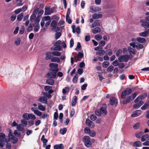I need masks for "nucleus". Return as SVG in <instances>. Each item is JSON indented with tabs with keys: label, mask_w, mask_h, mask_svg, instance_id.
<instances>
[{
	"label": "nucleus",
	"mask_w": 149,
	"mask_h": 149,
	"mask_svg": "<svg viewBox=\"0 0 149 149\" xmlns=\"http://www.w3.org/2000/svg\"><path fill=\"white\" fill-rule=\"evenodd\" d=\"M146 94H143L142 95H139L134 100V102L136 103L138 102V103L135 104L133 106V107L135 109H137L139 108L143 104V102L141 101L143 99L146 98Z\"/></svg>",
	"instance_id": "f257e3e1"
},
{
	"label": "nucleus",
	"mask_w": 149,
	"mask_h": 149,
	"mask_svg": "<svg viewBox=\"0 0 149 149\" xmlns=\"http://www.w3.org/2000/svg\"><path fill=\"white\" fill-rule=\"evenodd\" d=\"M84 141L85 146L87 148L91 146L92 143L91 141L90 138L88 136H85L83 138Z\"/></svg>",
	"instance_id": "f03ea898"
},
{
	"label": "nucleus",
	"mask_w": 149,
	"mask_h": 149,
	"mask_svg": "<svg viewBox=\"0 0 149 149\" xmlns=\"http://www.w3.org/2000/svg\"><path fill=\"white\" fill-rule=\"evenodd\" d=\"M9 138L12 140V142L14 143H16L18 141V138L15 137L13 134V133L10 130H9V133L8 134Z\"/></svg>",
	"instance_id": "7ed1b4c3"
},
{
	"label": "nucleus",
	"mask_w": 149,
	"mask_h": 149,
	"mask_svg": "<svg viewBox=\"0 0 149 149\" xmlns=\"http://www.w3.org/2000/svg\"><path fill=\"white\" fill-rule=\"evenodd\" d=\"M45 15H50L55 11V8L54 7L51 8L49 7H46L45 8Z\"/></svg>",
	"instance_id": "20e7f679"
},
{
	"label": "nucleus",
	"mask_w": 149,
	"mask_h": 149,
	"mask_svg": "<svg viewBox=\"0 0 149 149\" xmlns=\"http://www.w3.org/2000/svg\"><path fill=\"white\" fill-rule=\"evenodd\" d=\"M129 58V56L128 55H121L120 56L118 59L120 62H127Z\"/></svg>",
	"instance_id": "39448f33"
},
{
	"label": "nucleus",
	"mask_w": 149,
	"mask_h": 149,
	"mask_svg": "<svg viewBox=\"0 0 149 149\" xmlns=\"http://www.w3.org/2000/svg\"><path fill=\"white\" fill-rule=\"evenodd\" d=\"M58 64L56 63H50L49 65V66L51 68V70L57 72L58 71Z\"/></svg>",
	"instance_id": "423d86ee"
},
{
	"label": "nucleus",
	"mask_w": 149,
	"mask_h": 149,
	"mask_svg": "<svg viewBox=\"0 0 149 149\" xmlns=\"http://www.w3.org/2000/svg\"><path fill=\"white\" fill-rule=\"evenodd\" d=\"M56 73L57 72L51 70L47 74L46 77L47 78H52L55 79L56 77Z\"/></svg>",
	"instance_id": "0eeeda50"
},
{
	"label": "nucleus",
	"mask_w": 149,
	"mask_h": 149,
	"mask_svg": "<svg viewBox=\"0 0 149 149\" xmlns=\"http://www.w3.org/2000/svg\"><path fill=\"white\" fill-rule=\"evenodd\" d=\"M6 136L5 134L3 133H0V141L8 142V141L7 138H6Z\"/></svg>",
	"instance_id": "6e6552de"
},
{
	"label": "nucleus",
	"mask_w": 149,
	"mask_h": 149,
	"mask_svg": "<svg viewBox=\"0 0 149 149\" xmlns=\"http://www.w3.org/2000/svg\"><path fill=\"white\" fill-rule=\"evenodd\" d=\"M84 56L83 54L81 52H79L78 54H75L74 55V58L77 61H79V58H81L83 57Z\"/></svg>",
	"instance_id": "1a4fd4ad"
},
{
	"label": "nucleus",
	"mask_w": 149,
	"mask_h": 149,
	"mask_svg": "<svg viewBox=\"0 0 149 149\" xmlns=\"http://www.w3.org/2000/svg\"><path fill=\"white\" fill-rule=\"evenodd\" d=\"M107 105L106 104H104L103 106L101 107L100 109L102 114L104 115H105L107 113V111L106 110Z\"/></svg>",
	"instance_id": "9d476101"
},
{
	"label": "nucleus",
	"mask_w": 149,
	"mask_h": 149,
	"mask_svg": "<svg viewBox=\"0 0 149 149\" xmlns=\"http://www.w3.org/2000/svg\"><path fill=\"white\" fill-rule=\"evenodd\" d=\"M118 100L114 97H111L110 99V104L111 105L115 104L116 105L118 103Z\"/></svg>",
	"instance_id": "9b49d317"
},
{
	"label": "nucleus",
	"mask_w": 149,
	"mask_h": 149,
	"mask_svg": "<svg viewBox=\"0 0 149 149\" xmlns=\"http://www.w3.org/2000/svg\"><path fill=\"white\" fill-rule=\"evenodd\" d=\"M147 21H144L143 20H141V22L142 23V26L145 28L149 27V22Z\"/></svg>",
	"instance_id": "f8f14e48"
},
{
	"label": "nucleus",
	"mask_w": 149,
	"mask_h": 149,
	"mask_svg": "<svg viewBox=\"0 0 149 149\" xmlns=\"http://www.w3.org/2000/svg\"><path fill=\"white\" fill-rule=\"evenodd\" d=\"M52 52H48L45 54V59L46 60H48L51 59L52 57Z\"/></svg>",
	"instance_id": "ddd939ff"
},
{
	"label": "nucleus",
	"mask_w": 149,
	"mask_h": 149,
	"mask_svg": "<svg viewBox=\"0 0 149 149\" xmlns=\"http://www.w3.org/2000/svg\"><path fill=\"white\" fill-rule=\"evenodd\" d=\"M45 91L48 92L49 94H51L53 92V91L52 90V87L49 86H45L44 87Z\"/></svg>",
	"instance_id": "4468645a"
},
{
	"label": "nucleus",
	"mask_w": 149,
	"mask_h": 149,
	"mask_svg": "<svg viewBox=\"0 0 149 149\" xmlns=\"http://www.w3.org/2000/svg\"><path fill=\"white\" fill-rule=\"evenodd\" d=\"M86 125L91 128H93L94 127L93 122L89 119L87 120L86 121Z\"/></svg>",
	"instance_id": "2eb2a0df"
},
{
	"label": "nucleus",
	"mask_w": 149,
	"mask_h": 149,
	"mask_svg": "<svg viewBox=\"0 0 149 149\" xmlns=\"http://www.w3.org/2000/svg\"><path fill=\"white\" fill-rule=\"evenodd\" d=\"M141 111L139 110H137L134 112L131 115V116L133 117H136L141 114Z\"/></svg>",
	"instance_id": "dca6fc26"
},
{
	"label": "nucleus",
	"mask_w": 149,
	"mask_h": 149,
	"mask_svg": "<svg viewBox=\"0 0 149 149\" xmlns=\"http://www.w3.org/2000/svg\"><path fill=\"white\" fill-rule=\"evenodd\" d=\"M38 101L42 103H46L47 102V99L45 97H41L39 98Z\"/></svg>",
	"instance_id": "f3484780"
},
{
	"label": "nucleus",
	"mask_w": 149,
	"mask_h": 149,
	"mask_svg": "<svg viewBox=\"0 0 149 149\" xmlns=\"http://www.w3.org/2000/svg\"><path fill=\"white\" fill-rule=\"evenodd\" d=\"M149 140V135L146 134L141 137V141L142 142L145 141Z\"/></svg>",
	"instance_id": "a211bd4d"
},
{
	"label": "nucleus",
	"mask_w": 149,
	"mask_h": 149,
	"mask_svg": "<svg viewBox=\"0 0 149 149\" xmlns=\"http://www.w3.org/2000/svg\"><path fill=\"white\" fill-rule=\"evenodd\" d=\"M64 146L62 144H56L54 145V149H64Z\"/></svg>",
	"instance_id": "6ab92c4d"
},
{
	"label": "nucleus",
	"mask_w": 149,
	"mask_h": 149,
	"mask_svg": "<svg viewBox=\"0 0 149 149\" xmlns=\"http://www.w3.org/2000/svg\"><path fill=\"white\" fill-rule=\"evenodd\" d=\"M149 33V29H147L143 32L140 33L139 35L140 36L145 37L148 35Z\"/></svg>",
	"instance_id": "aec40b11"
},
{
	"label": "nucleus",
	"mask_w": 149,
	"mask_h": 149,
	"mask_svg": "<svg viewBox=\"0 0 149 149\" xmlns=\"http://www.w3.org/2000/svg\"><path fill=\"white\" fill-rule=\"evenodd\" d=\"M132 96H128L123 102V104H126L129 102L131 100Z\"/></svg>",
	"instance_id": "412c9836"
},
{
	"label": "nucleus",
	"mask_w": 149,
	"mask_h": 149,
	"mask_svg": "<svg viewBox=\"0 0 149 149\" xmlns=\"http://www.w3.org/2000/svg\"><path fill=\"white\" fill-rule=\"evenodd\" d=\"M136 40L139 42L143 43L146 41V39L143 38L138 37L136 39Z\"/></svg>",
	"instance_id": "4be33fe9"
},
{
	"label": "nucleus",
	"mask_w": 149,
	"mask_h": 149,
	"mask_svg": "<svg viewBox=\"0 0 149 149\" xmlns=\"http://www.w3.org/2000/svg\"><path fill=\"white\" fill-rule=\"evenodd\" d=\"M51 61L52 62H56L58 63H59L60 61V58L57 57L52 56Z\"/></svg>",
	"instance_id": "5701e85b"
},
{
	"label": "nucleus",
	"mask_w": 149,
	"mask_h": 149,
	"mask_svg": "<svg viewBox=\"0 0 149 149\" xmlns=\"http://www.w3.org/2000/svg\"><path fill=\"white\" fill-rule=\"evenodd\" d=\"M77 100V98L76 96H74L72 98V106H74L75 105Z\"/></svg>",
	"instance_id": "b1692460"
},
{
	"label": "nucleus",
	"mask_w": 149,
	"mask_h": 149,
	"mask_svg": "<svg viewBox=\"0 0 149 149\" xmlns=\"http://www.w3.org/2000/svg\"><path fill=\"white\" fill-rule=\"evenodd\" d=\"M133 146L140 147L142 146L141 143L139 141H136L134 142L133 145Z\"/></svg>",
	"instance_id": "393cba45"
},
{
	"label": "nucleus",
	"mask_w": 149,
	"mask_h": 149,
	"mask_svg": "<svg viewBox=\"0 0 149 149\" xmlns=\"http://www.w3.org/2000/svg\"><path fill=\"white\" fill-rule=\"evenodd\" d=\"M38 108L40 111H44L45 109V107L42 105L40 103H38Z\"/></svg>",
	"instance_id": "a878e982"
},
{
	"label": "nucleus",
	"mask_w": 149,
	"mask_h": 149,
	"mask_svg": "<svg viewBox=\"0 0 149 149\" xmlns=\"http://www.w3.org/2000/svg\"><path fill=\"white\" fill-rule=\"evenodd\" d=\"M36 118V117L32 113H29L28 115V117L27 119L28 120L31 119L32 120H34Z\"/></svg>",
	"instance_id": "bb28decb"
},
{
	"label": "nucleus",
	"mask_w": 149,
	"mask_h": 149,
	"mask_svg": "<svg viewBox=\"0 0 149 149\" xmlns=\"http://www.w3.org/2000/svg\"><path fill=\"white\" fill-rule=\"evenodd\" d=\"M52 54L54 56H60L61 55V53L57 51H54L52 52Z\"/></svg>",
	"instance_id": "cd10ccee"
},
{
	"label": "nucleus",
	"mask_w": 149,
	"mask_h": 149,
	"mask_svg": "<svg viewBox=\"0 0 149 149\" xmlns=\"http://www.w3.org/2000/svg\"><path fill=\"white\" fill-rule=\"evenodd\" d=\"M70 88L68 86H66L62 90V93L64 94L68 93L69 92Z\"/></svg>",
	"instance_id": "c85d7f7f"
},
{
	"label": "nucleus",
	"mask_w": 149,
	"mask_h": 149,
	"mask_svg": "<svg viewBox=\"0 0 149 149\" xmlns=\"http://www.w3.org/2000/svg\"><path fill=\"white\" fill-rule=\"evenodd\" d=\"M100 24V22L99 20H97L95 21L94 24L91 26V27L94 28L97 26H99Z\"/></svg>",
	"instance_id": "c756f323"
},
{
	"label": "nucleus",
	"mask_w": 149,
	"mask_h": 149,
	"mask_svg": "<svg viewBox=\"0 0 149 149\" xmlns=\"http://www.w3.org/2000/svg\"><path fill=\"white\" fill-rule=\"evenodd\" d=\"M128 51L130 54H135V50L132 48L131 47H128Z\"/></svg>",
	"instance_id": "7c9ffc66"
},
{
	"label": "nucleus",
	"mask_w": 149,
	"mask_h": 149,
	"mask_svg": "<svg viewBox=\"0 0 149 149\" xmlns=\"http://www.w3.org/2000/svg\"><path fill=\"white\" fill-rule=\"evenodd\" d=\"M46 83L48 84L52 85L54 84V81L53 79H47Z\"/></svg>",
	"instance_id": "2f4dec72"
},
{
	"label": "nucleus",
	"mask_w": 149,
	"mask_h": 149,
	"mask_svg": "<svg viewBox=\"0 0 149 149\" xmlns=\"http://www.w3.org/2000/svg\"><path fill=\"white\" fill-rule=\"evenodd\" d=\"M126 95H128L127 94V90H124L122 93L121 94V97L123 99L125 98Z\"/></svg>",
	"instance_id": "473e14b6"
},
{
	"label": "nucleus",
	"mask_w": 149,
	"mask_h": 149,
	"mask_svg": "<svg viewBox=\"0 0 149 149\" xmlns=\"http://www.w3.org/2000/svg\"><path fill=\"white\" fill-rule=\"evenodd\" d=\"M102 17V15L100 14H94L92 15L93 19H95L101 18Z\"/></svg>",
	"instance_id": "72a5a7b5"
},
{
	"label": "nucleus",
	"mask_w": 149,
	"mask_h": 149,
	"mask_svg": "<svg viewBox=\"0 0 149 149\" xmlns=\"http://www.w3.org/2000/svg\"><path fill=\"white\" fill-rule=\"evenodd\" d=\"M17 130L19 131H22L24 129L23 125L21 124L18 125L17 126Z\"/></svg>",
	"instance_id": "f704fd0d"
},
{
	"label": "nucleus",
	"mask_w": 149,
	"mask_h": 149,
	"mask_svg": "<svg viewBox=\"0 0 149 149\" xmlns=\"http://www.w3.org/2000/svg\"><path fill=\"white\" fill-rule=\"evenodd\" d=\"M101 31L100 28L99 27H96L93 29L92 31V32L94 33H97Z\"/></svg>",
	"instance_id": "c9c22d12"
},
{
	"label": "nucleus",
	"mask_w": 149,
	"mask_h": 149,
	"mask_svg": "<svg viewBox=\"0 0 149 149\" xmlns=\"http://www.w3.org/2000/svg\"><path fill=\"white\" fill-rule=\"evenodd\" d=\"M143 133L141 132H137L135 134V136L137 138H140L142 136Z\"/></svg>",
	"instance_id": "e433bc0d"
},
{
	"label": "nucleus",
	"mask_w": 149,
	"mask_h": 149,
	"mask_svg": "<svg viewBox=\"0 0 149 149\" xmlns=\"http://www.w3.org/2000/svg\"><path fill=\"white\" fill-rule=\"evenodd\" d=\"M57 24V22L55 20H53L51 23L50 26L53 27H56Z\"/></svg>",
	"instance_id": "4c0bfd02"
},
{
	"label": "nucleus",
	"mask_w": 149,
	"mask_h": 149,
	"mask_svg": "<svg viewBox=\"0 0 149 149\" xmlns=\"http://www.w3.org/2000/svg\"><path fill=\"white\" fill-rule=\"evenodd\" d=\"M23 15L24 14L23 13H21L19 14L17 16V20L19 21H21L23 17Z\"/></svg>",
	"instance_id": "58836bf2"
},
{
	"label": "nucleus",
	"mask_w": 149,
	"mask_h": 149,
	"mask_svg": "<svg viewBox=\"0 0 149 149\" xmlns=\"http://www.w3.org/2000/svg\"><path fill=\"white\" fill-rule=\"evenodd\" d=\"M21 42V40L20 38H17L15 40V44L17 45H19Z\"/></svg>",
	"instance_id": "ea45409f"
},
{
	"label": "nucleus",
	"mask_w": 149,
	"mask_h": 149,
	"mask_svg": "<svg viewBox=\"0 0 149 149\" xmlns=\"http://www.w3.org/2000/svg\"><path fill=\"white\" fill-rule=\"evenodd\" d=\"M67 131V129L65 128L61 129L60 130V133L63 135Z\"/></svg>",
	"instance_id": "a19ab883"
},
{
	"label": "nucleus",
	"mask_w": 149,
	"mask_h": 149,
	"mask_svg": "<svg viewBox=\"0 0 149 149\" xmlns=\"http://www.w3.org/2000/svg\"><path fill=\"white\" fill-rule=\"evenodd\" d=\"M95 114L97 116H100L101 115L102 113V112H101V111L100 109V110H96L95 111Z\"/></svg>",
	"instance_id": "79ce46f5"
},
{
	"label": "nucleus",
	"mask_w": 149,
	"mask_h": 149,
	"mask_svg": "<svg viewBox=\"0 0 149 149\" xmlns=\"http://www.w3.org/2000/svg\"><path fill=\"white\" fill-rule=\"evenodd\" d=\"M55 46L53 49L54 51H60L61 50V47L60 46Z\"/></svg>",
	"instance_id": "37998d69"
},
{
	"label": "nucleus",
	"mask_w": 149,
	"mask_h": 149,
	"mask_svg": "<svg viewBox=\"0 0 149 149\" xmlns=\"http://www.w3.org/2000/svg\"><path fill=\"white\" fill-rule=\"evenodd\" d=\"M104 50L102 49H101L98 51L97 52V54L100 56H102L104 55Z\"/></svg>",
	"instance_id": "c03bdc74"
},
{
	"label": "nucleus",
	"mask_w": 149,
	"mask_h": 149,
	"mask_svg": "<svg viewBox=\"0 0 149 149\" xmlns=\"http://www.w3.org/2000/svg\"><path fill=\"white\" fill-rule=\"evenodd\" d=\"M109 65V63L108 61H105L103 63L102 66L104 68H107Z\"/></svg>",
	"instance_id": "a18cd8bd"
},
{
	"label": "nucleus",
	"mask_w": 149,
	"mask_h": 149,
	"mask_svg": "<svg viewBox=\"0 0 149 149\" xmlns=\"http://www.w3.org/2000/svg\"><path fill=\"white\" fill-rule=\"evenodd\" d=\"M95 38L97 40H100L102 39V36L100 34L95 35Z\"/></svg>",
	"instance_id": "49530a36"
},
{
	"label": "nucleus",
	"mask_w": 149,
	"mask_h": 149,
	"mask_svg": "<svg viewBox=\"0 0 149 149\" xmlns=\"http://www.w3.org/2000/svg\"><path fill=\"white\" fill-rule=\"evenodd\" d=\"M34 113L39 116H41L42 114V113L38 110L36 111V112Z\"/></svg>",
	"instance_id": "de8ad7c7"
},
{
	"label": "nucleus",
	"mask_w": 149,
	"mask_h": 149,
	"mask_svg": "<svg viewBox=\"0 0 149 149\" xmlns=\"http://www.w3.org/2000/svg\"><path fill=\"white\" fill-rule=\"evenodd\" d=\"M70 12V8H68L67 15L66 16V20H67L69 18V15Z\"/></svg>",
	"instance_id": "09e8293b"
},
{
	"label": "nucleus",
	"mask_w": 149,
	"mask_h": 149,
	"mask_svg": "<svg viewBox=\"0 0 149 149\" xmlns=\"http://www.w3.org/2000/svg\"><path fill=\"white\" fill-rule=\"evenodd\" d=\"M113 68H114L112 65H110L108 68L107 70L108 72H111L113 71Z\"/></svg>",
	"instance_id": "8fccbe9b"
},
{
	"label": "nucleus",
	"mask_w": 149,
	"mask_h": 149,
	"mask_svg": "<svg viewBox=\"0 0 149 149\" xmlns=\"http://www.w3.org/2000/svg\"><path fill=\"white\" fill-rule=\"evenodd\" d=\"M14 134L16 136L18 137L20 135V133L18 130H16L14 131Z\"/></svg>",
	"instance_id": "3c124183"
},
{
	"label": "nucleus",
	"mask_w": 149,
	"mask_h": 149,
	"mask_svg": "<svg viewBox=\"0 0 149 149\" xmlns=\"http://www.w3.org/2000/svg\"><path fill=\"white\" fill-rule=\"evenodd\" d=\"M139 126L140 123L138 122L136 123L133 126V128L134 129L136 130L139 128Z\"/></svg>",
	"instance_id": "603ef678"
},
{
	"label": "nucleus",
	"mask_w": 149,
	"mask_h": 149,
	"mask_svg": "<svg viewBox=\"0 0 149 149\" xmlns=\"http://www.w3.org/2000/svg\"><path fill=\"white\" fill-rule=\"evenodd\" d=\"M91 9H92L93 11H99L101 10V9L98 7H95L91 8Z\"/></svg>",
	"instance_id": "864d4df0"
},
{
	"label": "nucleus",
	"mask_w": 149,
	"mask_h": 149,
	"mask_svg": "<svg viewBox=\"0 0 149 149\" xmlns=\"http://www.w3.org/2000/svg\"><path fill=\"white\" fill-rule=\"evenodd\" d=\"M21 123L25 126H26L27 124V121L24 119H22L21 120Z\"/></svg>",
	"instance_id": "5fc2aeb1"
},
{
	"label": "nucleus",
	"mask_w": 149,
	"mask_h": 149,
	"mask_svg": "<svg viewBox=\"0 0 149 149\" xmlns=\"http://www.w3.org/2000/svg\"><path fill=\"white\" fill-rule=\"evenodd\" d=\"M78 75L77 74H76L74 77L72 81L74 83H76L77 81Z\"/></svg>",
	"instance_id": "6e6d98bb"
},
{
	"label": "nucleus",
	"mask_w": 149,
	"mask_h": 149,
	"mask_svg": "<svg viewBox=\"0 0 149 149\" xmlns=\"http://www.w3.org/2000/svg\"><path fill=\"white\" fill-rule=\"evenodd\" d=\"M40 26L38 24H37L34 27V30L36 32H38L40 29Z\"/></svg>",
	"instance_id": "4d7b16f0"
},
{
	"label": "nucleus",
	"mask_w": 149,
	"mask_h": 149,
	"mask_svg": "<svg viewBox=\"0 0 149 149\" xmlns=\"http://www.w3.org/2000/svg\"><path fill=\"white\" fill-rule=\"evenodd\" d=\"M89 134L91 136L93 137L95 135L96 133L95 131L92 130L90 131Z\"/></svg>",
	"instance_id": "13d9d810"
},
{
	"label": "nucleus",
	"mask_w": 149,
	"mask_h": 149,
	"mask_svg": "<svg viewBox=\"0 0 149 149\" xmlns=\"http://www.w3.org/2000/svg\"><path fill=\"white\" fill-rule=\"evenodd\" d=\"M119 63L118 61L115 60L112 63L113 65L115 66H117L119 65Z\"/></svg>",
	"instance_id": "bf43d9fd"
},
{
	"label": "nucleus",
	"mask_w": 149,
	"mask_h": 149,
	"mask_svg": "<svg viewBox=\"0 0 149 149\" xmlns=\"http://www.w3.org/2000/svg\"><path fill=\"white\" fill-rule=\"evenodd\" d=\"M36 16L35 15L32 14L30 17V20L32 22H33L35 19L36 18Z\"/></svg>",
	"instance_id": "052dcab7"
},
{
	"label": "nucleus",
	"mask_w": 149,
	"mask_h": 149,
	"mask_svg": "<svg viewBox=\"0 0 149 149\" xmlns=\"http://www.w3.org/2000/svg\"><path fill=\"white\" fill-rule=\"evenodd\" d=\"M96 118L97 117L95 114L92 115L90 116L91 119L93 121L95 120L96 119Z\"/></svg>",
	"instance_id": "680f3d73"
},
{
	"label": "nucleus",
	"mask_w": 149,
	"mask_h": 149,
	"mask_svg": "<svg viewBox=\"0 0 149 149\" xmlns=\"http://www.w3.org/2000/svg\"><path fill=\"white\" fill-rule=\"evenodd\" d=\"M29 114L27 113H24L22 115L23 118L25 120H28L27 118L28 117Z\"/></svg>",
	"instance_id": "e2e57ef3"
},
{
	"label": "nucleus",
	"mask_w": 149,
	"mask_h": 149,
	"mask_svg": "<svg viewBox=\"0 0 149 149\" xmlns=\"http://www.w3.org/2000/svg\"><path fill=\"white\" fill-rule=\"evenodd\" d=\"M6 149H11V144L8 142H6Z\"/></svg>",
	"instance_id": "0e129e2a"
},
{
	"label": "nucleus",
	"mask_w": 149,
	"mask_h": 149,
	"mask_svg": "<svg viewBox=\"0 0 149 149\" xmlns=\"http://www.w3.org/2000/svg\"><path fill=\"white\" fill-rule=\"evenodd\" d=\"M16 15H13L10 17V19L12 21H14L15 20L16 18Z\"/></svg>",
	"instance_id": "69168bd1"
},
{
	"label": "nucleus",
	"mask_w": 149,
	"mask_h": 149,
	"mask_svg": "<svg viewBox=\"0 0 149 149\" xmlns=\"http://www.w3.org/2000/svg\"><path fill=\"white\" fill-rule=\"evenodd\" d=\"M91 131L90 129L88 127H86L84 129V131L85 133L89 134Z\"/></svg>",
	"instance_id": "338daca9"
},
{
	"label": "nucleus",
	"mask_w": 149,
	"mask_h": 149,
	"mask_svg": "<svg viewBox=\"0 0 149 149\" xmlns=\"http://www.w3.org/2000/svg\"><path fill=\"white\" fill-rule=\"evenodd\" d=\"M122 51L121 49H119L117 52L116 55L117 57L119 56V55L122 54Z\"/></svg>",
	"instance_id": "774afa93"
}]
</instances>
